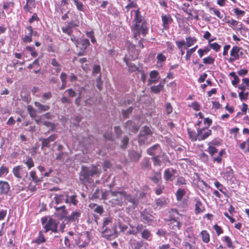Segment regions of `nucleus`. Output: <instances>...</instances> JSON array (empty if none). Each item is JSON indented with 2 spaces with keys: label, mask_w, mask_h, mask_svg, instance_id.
<instances>
[{
  "label": "nucleus",
  "mask_w": 249,
  "mask_h": 249,
  "mask_svg": "<svg viewBox=\"0 0 249 249\" xmlns=\"http://www.w3.org/2000/svg\"><path fill=\"white\" fill-rule=\"evenodd\" d=\"M201 235L202 237V241L206 243H207L210 241V235L206 230H203L201 232Z\"/></svg>",
  "instance_id": "obj_31"
},
{
  "label": "nucleus",
  "mask_w": 249,
  "mask_h": 249,
  "mask_svg": "<svg viewBox=\"0 0 249 249\" xmlns=\"http://www.w3.org/2000/svg\"><path fill=\"white\" fill-rule=\"evenodd\" d=\"M209 46L211 48H212L216 52H218L221 48V46L216 42L213 43H209Z\"/></svg>",
  "instance_id": "obj_55"
},
{
  "label": "nucleus",
  "mask_w": 249,
  "mask_h": 249,
  "mask_svg": "<svg viewBox=\"0 0 249 249\" xmlns=\"http://www.w3.org/2000/svg\"><path fill=\"white\" fill-rule=\"evenodd\" d=\"M30 175L31 178H32L33 181L35 183H38L42 181L41 179L36 176V173L35 171H32L30 172Z\"/></svg>",
  "instance_id": "obj_36"
},
{
  "label": "nucleus",
  "mask_w": 249,
  "mask_h": 249,
  "mask_svg": "<svg viewBox=\"0 0 249 249\" xmlns=\"http://www.w3.org/2000/svg\"><path fill=\"white\" fill-rule=\"evenodd\" d=\"M28 112L32 118H35L36 117V110L31 106L28 105L27 107Z\"/></svg>",
  "instance_id": "obj_29"
},
{
  "label": "nucleus",
  "mask_w": 249,
  "mask_h": 249,
  "mask_svg": "<svg viewBox=\"0 0 249 249\" xmlns=\"http://www.w3.org/2000/svg\"><path fill=\"white\" fill-rule=\"evenodd\" d=\"M141 134L149 136V135L151 134V131L149 127L147 126H144L142 127V130Z\"/></svg>",
  "instance_id": "obj_53"
},
{
  "label": "nucleus",
  "mask_w": 249,
  "mask_h": 249,
  "mask_svg": "<svg viewBox=\"0 0 249 249\" xmlns=\"http://www.w3.org/2000/svg\"><path fill=\"white\" fill-rule=\"evenodd\" d=\"M166 56L164 55L162 53H159L157 55V59L158 60L157 64H161L166 60Z\"/></svg>",
  "instance_id": "obj_47"
},
{
  "label": "nucleus",
  "mask_w": 249,
  "mask_h": 249,
  "mask_svg": "<svg viewBox=\"0 0 249 249\" xmlns=\"http://www.w3.org/2000/svg\"><path fill=\"white\" fill-rule=\"evenodd\" d=\"M129 244L132 249H140L142 247L143 243L142 241L131 239L129 241Z\"/></svg>",
  "instance_id": "obj_17"
},
{
  "label": "nucleus",
  "mask_w": 249,
  "mask_h": 249,
  "mask_svg": "<svg viewBox=\"0 0 249 249\" xmlns=\"http://www.w3.org/2000/svg\"><path fill=\"white\" fill-rule=\"evenodd\" d=\"M188 131L189 137L192 139V141H196L197 140H198V132L196 133V132L191 131L190 129H188Z\"/></svg>",
  "instance_id": "obj_38"
},
{
  "label": "nucleus",
  "mask_w": 249,
  "mask_h": 249,
  "mask_svg": "<svg viewBox=\"0 0 249 249\" xmlns=\"http://www.w3.org/2000/svg\"><path fill=\"white\" fill-rule=\"evenodd\" d=\"M54 208L56 212H57L59 215V218L60 219H63L66 216L68 212L67 210H66L65 206L63 205L59 207H55Z\"/></svg>",
  "instance_id": "obj_16"
},
{
  "label": "nucleus",
  "mask_w": 249,
  "mask_h": 249,
  "mask_svg": "<svg viewBox=\"0 0 249 249\" xmlns=\"http://www.w3.org/2000/svg\"><path fill=\"white\" fill-rule=\"evenodd\" d=\"M72 26L73 25L72 24L69 23V24L66 27H63L62 28L63 32L69 35H71L72 33V30H71V28H72Z\"/></svg>",
  "instance_id": "obj_34"
},
{
  "label": "nucleus",
  "mask_w": 249,
  "mask_h": 249,
  "mask_svg": "<svg viewBox=\"0 0 249 249\" xmlns=\"http://www.w3.org/2000/svg\"><path fill=\"white\" fill-rule=\"evenodd\" d=\"M230 75L233 77V80L231 81L232 84L236 87L237 84L239 82V78L237 75H236L234 72H231L230 73Z\"/></svg>",
  "instance_id": "obj_37"
},
{
  "label": "nucleus",
  "mask_w": 249,
  "mask_h": 249,
  "mask_svg": "<svg viewBox=\"0 0 249 249\" xmlns=\"http://www.w3.org/2000/svg\"><path fill=\"white\" fill-rule=\"evenodd\" d=\"M125 128L129 131L136 133L139 129V127L131 121H128L125 124Z\"/></svg>",
  "instance_id": "obj_18"
},
{
  "label": "nucleus",
  "mask_w": 249,
  "mask_h": 249,
  "mask_svg": "<svg viewBox=\"0 0 249 249\" xmlns=\"http://www.w3.org/2000/svg\"><path fill=\"white\" fill-rule=\"evenodd\" d=\"M101 172V169L99 165L93 166L91 167H82L79 179L83 182H89L90 177H98Z\"/></svg>",
  "instance_id": "obj_2"
},
{
  "label": "nucleus",
  "mask_w": 249,
  "mask_h": 249,
  "mask_svg": "<svg viewBox=\"0 0 249 249\" xmlns=\"http://www.w3.org/2000/svg\"><path fill=\"white\" fill-rule=\"evenodd\" d=\"M135 12V17L134 21L135 22L134 27L132 28V30L133 32L134 38L137 40L138 36L141 34H142L143 36H145L147 34L148 29L146 27V23L142 22V18L140 15V11L138 9Z\"/></svg>",
  "instance_id": "obj_1"
},
{
  "label": "nucleus",
  "mask_w": 249,
  "mask_h": 249,
  "mask_svg": "<svg viewBox=\"0 0 249 249\" xmlns=\"http://www.w3.org/2000/svg\"><path fill=\"white\" fill-rule=\"evenodd\" d=\"M115 229L112 227L111 229H107L106 228L105 230L103 231V236L107 239H111L115 237L116 235Z\"/></svg>",
  "instance_id": "obj_9"
},
{
  "label": "nucleus",
  "mask_w": 249,
  "mask_h": 249,
  "mask_svg": "<svg viewBox=\"0 0 249 249\" xmlns=\"http://www.w3.org/2000/svg\"><path fill=\"white\" fill-rule=\"evenodd\" d=\"M210 51V49L206 47L204 49H200L198 50L197 53L200 57H202L204 53H206Z\"/></svg>",
  "instance_id": "obj_51"
},
{
  "label": "nucleus",
  "mask_w": 249,
  "mask_h": 249,
  "mask_svg": "<svg viewBox=\"0 0 249 249\" xmlns=\"http://www.w3.org/2000/svg\"><path fill=\"white\" fill-rule=\"evenodd\" d=\"M197 48V45H196L194 47L189 49V50H188L187 51L186 54L185 56V59L186 60H188L190 59L192 54L196 51Z\"/></svg>",
  "instance_id": "obj_39"
},
{
  "label": "nucleus",
  "mask_w": 249,
  "mask_h": 249,
  "mask_svg": "<svg viewBox=\"0 0 249 249\" xmlns=\"http://www.w3.org/2000/svg\"><path fill=\"white\" fill-rule=\"evenodd\" d=\"M44 242H45V238L44 235L40 233L38 237L35 240V242L39 244Z\"/></svg>",
  "instance_id": "obj_56"
},
{
  "label": "nucleus",
  "mask_w": 249,
  "mask_h": 249,
  "mask_svg": "<svg viewBox=\"0 0 249 249\" xmlns=\"http://www.w3.org/2000/svg\"><path fill=\"white\" fill-rule=\"evenodd\" d=\"M28 167V169H30L34 166V163L33 160L31 158L28 159L27 160L25 163Z\"/></svg>",
  "instance_id": "obj_64"
},
{
  "label": "nucleus",
  "mask_w": 249,
  "mask_h": 249,
  "mask_svg": "<svg viewBox=\"0 0 249 249\" xmlns=\"http://www.w3.org/2000/svg\"><path fill=\"white\" fill-rule=\"evenodd\" d=\"M9 170L7 167L1 166L0 168V177L6 175L8 173Z\"/></svg>",
  "instance_id": "obj_48"
},
{
  "label": "nucleus",
  "mask_w": 249,
  "mask_h": 249,
  "mask_svg": "<svg viewBox=\"0 0 249 249\" xmlns=\"http://www.w3.org/2000/svg\"><path fill=\"white\" fill-rule=\"evenodd\" d=\"M150 166V163L148 159H145L142 162V169H148Z\"/></svg>",
  "instance_id": "obj_46"
},
{
  "label": "nucleus",
  "mask_w": 249,
  "mask_h": 249,
  "mask_svg": "<svg viewBox=\"0 0 249 249\" xmlns=\"http://www.w3.org/2000/svg\"><path fill=\"white\" fill-rule=\"evenodd\" d=\"M205 128H199L197 129L198 141H203L207 139L209 136L212 135V131L208 129L206 131L203 132L205 130Z\"/></svg>",
  "instance_id": "obj_7"
},
{
  "label": "nucleus",
  "mask_w": 249,
  "mask_h": 249,
  "mask_svg": "<svg viewBox=\"0 0 249 249\" xmlns=\"http://www.w3.org/2000/svg\"><path fill=\"white\" fill-rule=\"evenodd\" d=\"M129 157L131 160L134 161H138L141 157V154L134 151L129 153Z\"/></svg>",
  "instance_id": "obj_26"
},
{
  "label": "nucleus",
  "mask_w": 249,
  "mask_h": 249,
  "mask_svg": "<svg viewBox=\"0 0 249 249\" xmlns=\"http://www.w3.org/2000/svg\"><path fill=\"white\" fill-rule=\"evenodd\" d=\"M67 194V192H64L62 194L57 195L55 194L54 199L56 204H58L63 202H65L66 195Z\"/></svg>",
  "instance_id": "obj_19"
},
{
  "label": "nucleus",
  "mask_w": 249,
  "mask_h": 249,
  "mask_svg": "<svg viewBox=\"0 0 249 249\" xmlns=\"http://www.w3.org/2000/svg\"><path fill=\"white\" fill-rule=\"evenodd\" d=\"M160 87V86H158V85L152 86L150 88L151 91L154 93H158L161 90Z\"/></svg>",
  "instance_id": "obj_62"
},
{
  "label": "nucleus",
  "mask_w": 249,
  "mask_h": 249,
  "mask_svg": "<svg viewBox=\"0 0 249 249\" xmlns=\"http://www.w3.org/2000/svg\"><path fill=\"white\" fill-rule=\"evenodd\" d=\"M150 236V231L148 229H145L142 232V237L144 239L148 240Z\"/></svg>",
  "instance_id": "obj_44"
},
{
  "label": "nucleus",
  "mask_w": 249,
  "mask_h": 249,
  "mask_svg": "<svg viewBox=\"0 0 249 249\" xmlns=\"http://www.w3.org/2000/svg\"><path fill=\"white\" fill-rule=\"evenodd\" d=\"M22 169V167L20 165L17 166L13 168V173L14 175L18 178H21V177L20 174V171Z\"/></svg>",
  "instance_id": "obj_30"
},
{
  "label": "nucleus",
  "mask_w": 249,
  "mask_h": 249,
  "mask_svg": "<svg viewBox=\"0 0 249 249\" xmlns=\"http://www.w3.org/2000/svg\"><path fill=\"white\" fill-rule=\"evenodd\" d=\"M187 48L190 47L193 45L196 41L195 37H188L186 38Z\"/></svg>",
  "instance_id": "obj_33"
},
{
  "label": "nucleus",
  "mask_w": 249,
  "mask_h": 249,
  "mask_svg": "<svg viewBox=\"0 0 249 249\" xmlns=\"http://www.w3.org/2000/svg\"><path fill=\"white\" fill-rule=\"evenodd\" d=\"M128 69L130 71H135L138 70V68L133 63H129L128 66Z\"/></svg>",
  "instance_id": "obj_60"
},
{
  "label": "nucleus",
  "mask_w": 249,
  "mask_h": 249,
  "mask_svg": "<svg viewBox=\"0 0 249 249\" xmlns=\"http://www.w3.org/2000/svg\"><path fill=\"white\" fill-rule=\"evenodd\" d=\"M34 105L35 107L37 108L38 111L39 113L41 112L42 111H48L50 108L49 106L42 105L40 103L36 101L35 102Z\"/></svg>",
  "instance_id": "obj_20"
},
{
  "label": "nucleus",
  "mask_w": 249,
  "mask_h": 249,
  "mask_svg": "<svg viewBox=\"0 0 249 249\" xmlns=\"http://www.w3.org/2000/svg\"><path fill=\"white\" fill-rule=\"evenodd\" d=\"M162 156L164 157V155H162ZM161 157V156H154L152 158V160H153L154 165L160 166L161 161L160 160V158Z\"/></svg>",
  "instance_id": "obj_40"
},
{
  "label": "nucleus",
  "mask_w": 249,
  "mask_h": 249,
  "mask_svg": "<svg viewBox=\"0 0 249 249\" xmlns=\"http://www.w3.org/2000/svg\"><path fill=\"white\" fill-rule=\"evenodd\" d=\"M74 3L76 6L77 9L80 11H83L84 9V5L81 1H79L78 0H73Z\"/></svg>",
  "instance_id": "obj_43"
},
{
  "label": "nucleus",
  "mask_w": 249,
  "mask_h": 249,
  "mask_svg": "<svg viewBox=\"0 0 249 249\" xmlns=\"http://www.w3.org/2000/svg\"><path fill=\"white\" fill-rule=\"evenodd\" d=\"M76 197L77 196L75 195L69 196V193L67 192V194L66 195L65 203L72 204L74 206L77 205L78 201L76 199Z\"/></svg>",
  "instance_id": "obj_13"
},
{
  "label": "nucleus",
  "mask_w": 249,
  "mask_h": 249,
  "mask_svg": "<svg viewBox=\"0 0 249 249\" xmlns=\"http://www.w3.org/2000/svg\"><path fill=\"white\" fill-rule=\"evenodd\" d=\"M185 194V191L183 189H178L176 194L177 199L178 201L182 199L183 196Z\"/></svg>",
  "instance_id": "obj_32"
},
{
  "label": "nucleus",
  "mask_w": 249,
  "mask_h": 249,
  "mask_svg": "<svg viewBox=\"0 0 249 249\" xmlns=\"http://www.w3.org/2000/svg\"><path fill=\"white\" fill-rule=\"evenodd\" d=\"M81 212L79 211L73 212L71 214L67 217L68 221L71 222H78L79 218L81 216Z\"/></svg>",
  "instance_id": "obj_15"
},
{
  "label": "nucleus",
  "mask_w": 249,
  "mask_h": 249,
  "mask_svg": "<svg viewBox=\"0 0 249 249\" xmlns=\"http://www.w3.org/2000/svg\"><path fill=\"white\" fill-rule=\"evenodd\" d=\"M195 213L198 214L203 212L205 210V207L199 198H195Z\"/></svg>",
  "instance_id": "obj_11"
},
{
  "label": "nucleus",
  "mask_w": 249,
  "mask_h": 249,
  "mask_svg": "<svg viewBox=\"0 0 249 249\" xmlns=\"http://www.w3.org/2000/svg\"><path fill=\"white\" fill-rule=\"evenodd\" d=\"M209 153L213 156L217 152V149L214 146H209L208 149Z\"/></svg>",
  "instance_id": "obj_61"
},
{
  "label": "nucleus",
  "mask_w": 249,
  "mask_h": 249,
  "mask_svg": "<svg viewBox=\"0 0 249 249\" xmlns=\"http://www.w3.org/2000/svg\"><path fill=\"white\" fill-rule=\"evenodd\" d=\"M224 238V241L227 243V246L229 248H231L232 247V244L230 238L228 236H225Z\"/></svg>",
  "instance_id": "obj_59"
},
{
  "label": "nucleus",
  "mask_w": 249,
  "mask_h": 249,
  "mask_svg": "<svg viewBox=\"0 0 249 249\" xmlns=\"http://www.w3.org/2000/svg\"><path fill=\"white\" fill-rule=\"evenodd\" d=\"M150 179L152 180L155 183H157L160 179L161 178V174L159 172H156L154 175L150 178Z\"/></svg>",
  "instance_id": "obj_35"
},
{
  "label": "nucleus",
  "mask_w": 249,
  "mask_h": 249,
  "mask_svg": "<svg viewBox=\"0 0 249 249\" xmlns=\"http://www.w3.org/2000/svg\"><path fill=\"white\" fill-rule=\"evenodd\" d=\"M140 217L142 221L147 224H151L153 221V219L152 218V216L145 211H143L141 213Z\"/></svg>",
  "instance_id": "obj_10"
},
{
  "label": "nucleus",
  "mask_w": 249,
  "mask_h": 249,
  "mask_svg": "<svg viewBox=\"0 0 249 249\" xmlns=\"http://www.w3.org/2000/svg\"><path fill=\"white\" fill-rule=\"evenodd\" d=\"M184 247L185 249H198L195 243L191 244L187 242H185L184 243Z\"/></svg>",
  "instance_id": "obj_42"
},
{
  "label": "nucleus",
  "mask_w": 249,
  "mask_h": 249,
  "mask_svg": "<svg viewBox=\"0 0 249 249\" xmlns=\"http://www.w3.org/2000/svg\"><path fill=\"white\" fill-rule=\"evenodd\" d=\"M160 147V146L159 144H156L153 145L151 147L147 149V154L151 156L155 154L156 153H157V151Z\"/></svg>",
  "instance_id": "obj_27"
},
{
  "label": "nucleus",
  "mask_w": 249,
  "mask_h": 249,
  "mask_svg": "<svg viewBox=\"0 0 249 249\" xmlns=\"http://www.w3.org/2000/svg\"><path fill=\"white\" fill-rule=\"evenodd\" d=\"M129 139L126 136L124 137L121 142V147L123 149H125L128 143Z\"/></svg>",
  "instance_id": "obj_49"
},
{
  "label": "nucleus",
  "mask_w": 249,
  "mask_h": 249,
  "mask_svg": "<svg viewBox=\"0 0 249 249\" xmlns=\"http://www.w3.org/2000/svg\"><path fill=\"white\" fill-rule=\"evenodd\" d=\"M110 197H112L111 201L114 204L122 205L124 200L125 192L124 191H109Z\"/></svg>",
  "instance_id": "obj_3"
},
{
  "label": "nucleus",
  "mask_w": 249,
  "mask_h": 249,
  "mask_svg": "<svg viewBox=\"0 0 249 249\" xmlns=\"http://www.w3.org/2000/svg\"><path fill=\"white\" fill-rule=\"evenodd\" d=\"M52 95L51 92H50L44 93L43 94L42 97L40 101L42 103H45L46 102V101L47 100L50 99L52 97Z\"/></svg>",
  "instance_id": "obj_41"
},
{
  "label": "nucleus",
  "mask_w": 249,
  "mask_h": 249,
  "mask_svg": "<svg viewBox=\"0 0 249 249\" xmlns=\"http://www.w3.org/2000/svg\"><path fill=\"white\" fill-rule=\"evenodd\" d=\"M175 170L173 169H166L164 173V177L166 180H172V177L174 175Z\"/></svg>",
  "instance_id": "obj_21"
},
{
  "label": "nucleus",
  "mask_w": 249,
  "mask_h": 249,
  "mask_svg": "<svg viewBox=\"0 0 249 249\" xmlns=\"http://www.w3.org/2000/svg\"><path fill=\"white\" fill-rule=\"evenodd\" d=\"M240 50V48L237 46H233L230 51V55L231 57H233L234 59L237 60L239 59V52Z\"/></svg>",
  "instance_id": "obj_22"
},
{
  "label": "nucleus",
  "mask_w": 249,
  "mask_h": 249,
  "mask_svg": "<svg viewBox=\"0 0 249 249\" xmlns=\"http://www.w3.org/2000/svg\"><path fill=\"white\" fill-rule=\"evenodd\" d=\"M71 40L75 44L76 46L81 45L82 49H83L84 50H85L90 45L89 41L88 39H75L71 37Z\"/></svg>",
  "instance_id": "obj_6"
},
{
  "label": "nucleus",
  "mask_w": 249,
  "mask_h": 249,
  "mask_svg": "<svg viewBox=\"0 0 249 249\" xmlns=\"http://www.w3.org/2000/svg\"><path fill=\"white\" fill-rule=\"evenodd\" d=\"M39 20V18L37 17V14L36 13H34L31 18L29 20V22L31 24L35 21H38Z\"/></svg>",
  "instance_id": "obj_63"
},
{
  "label": "nucleus",
  "mask_w": 249,
  "mask_h": 249,
  "mask_svg": "<svg viewBox=\"0 0 249 249\" xmlns=\"http://www.w3.org/2000/svg\"><path fill=\"white\" fill-rule=\"evenodd\" d=\"M100 194L101 195L100 199H107L109 197V196H110L109 191H108V192H103L102 190H101Z\"/></svg>",
  "instance_id": "obj_52"
},
{
  "label": "nucleus",
  "mask_w": 249,
  "mask_h": 249,
  "mask_svg": "<svg viewBox=\"0 0 249 249\" xmlns=\"http://www.w3.org/2000/svg\"><path fill=\"white\" fill-rule=\"evenodd\" d=\"M214 186L224 195L226 196V193L223 191V185L218 181L214 182Z\"/></svg>",
  "instance_id": "obj_58"
},
{
  "label": "nucleus",
  "mask_w": 249,
  "mask_h": 249,
  "mask_svg": "<svg viewBox=\"0 0 249 249\" xmlns=\"http://www.w3.org/2000/svg\"><path fill=\"white\" fill-rule=\"evenodd\" d=\"M149 136H145L142 134H140L139 136L138 142L140 144H145L148 143V139Z\"/></svg>",
  "instance_id": "obj_28"
},
{
  "label": "nucleus",
  "mask_w": 249,
  "mask_h": 249,
  "mask_svg": "<svg viewBox=\"0 0 249 249\" xmlns=\"http://www.w3.org/2000/svg\"><path fill=\"white\" fill-rule=\"evenodd\" d=\"M27 30L29 31V33L25 35L23 39L24 42H30L32 40L31 33H33V29L31 26H29L27 27Z\"/></svg>",
  "instance_id": "obj_25"
},
{
  "label": "nucleus",
  "mask_w": 249,
  "mask_h": 249,
  "mask_svg": "<svg viewBox=\"0 0 249 249\" xmlns=\"http://www.w3.org/2000/svg\"><path fill=\"white\" fill-rule=\"evenodd\" d=\"M58 222L52 218H50L44 225L45 232L51 231L53 232H57Z\"/></svg>",
  "instance_id": "obj_4"
},
{
  "label": "nucleus",
  "mask_w": 249,
  "mask_h": 249,
  "mask_svg": "<svg viewBox=\"0 0 249 249\" xmlns=\"http://www.w3.org/2000/svg\"><path fill=\"white\" fill-rule=\"evenodd\" d=\"M133 111V107H129L126 110H122V114L124 118H127L128 117L129 114L131 113Z\"/></svg>",
  "instance_id": "obj_45"
},
{
  "label": "nucleus",
  "mask_w": 249,
  "mask_h": 249,
  "mask_svg": "<svg viewBox=\"0 0 249 249\" xmlns=\"http://www.w3.org/2000/svg\"><path fill=\"white\" fill-rule=\"evenodd\" d=\"M166 201L164 198H160L156 200V204L157 206L161 207L165 204Z\"/></svg>",
  "instance_id": "obj_50"
},
{
  "label": "nucleus",
  "mask_w": 249,
  "mask_h": 249,
  "mask_svg": "<svg viewBox=\"0 0 249 249\" xmlns=\"http://www.w3.org/2000/svg\"><path fill=\"white\" fill-rule=\"evenodd\" d=\"M161 20L163 29H169V25L172 23L173 19L170 15H162Z\"/></svg>",
  "instance_id": "obj_8"
},
{
  "label": "nucleus",
  "mask_w": 249,
  "mask_h": 249,
  "mask_svg": "<svg viewBox=\"0 0 249 249\" xmlns=\"http://www.w3.org/2000/svg\"><path fill=\"white\" fill-rule=\"evenodd\" d=\"M57 138L56 134H52L47 138H39V141L41 142V149H43L45 147L49 148L50 143L54 142Z\"/></svg>",
  "instance_id": "obj_5"
},
{
  "label": "nucleus",
  "mask_w": 249,
  "mask_h": 249,
  "mask_svg": "<svg viewBox=\"0 0 249 249\" xmlns=\"http://www.w3.org/2000/svg\"><path fill=\"white\" fill-rule=\"evenodd\" d=\"M10 190V185L6 181H0V194L7 195Z\"/></svg>",
  "instance_id": "obj_12"
},
{
  "label": "nucleus",
  "mask_w": 249,
  "mask_h": 249,
  "mask_svg": "<svg viewBox=\"0 0 249 249\" xmlns=\"http://www.w3.org/2000/svg\"><path fill=\"white\" fill-rule=\"evenodd\" d=\"M129 226L134 231L133 235H136L138 233L142 231L143 229V225L141 224H138L136 226L129 225Z\"/></svg>",
  "instance_id": "obj_24"
},
{
  "label": "nucleus",
  "mask_w": 249,
  "mask_h": 249,
  "mask_svg": "<svg viewBox=\"0 0 249 249\" xmlns=\"http://www.w3.org/2000/svg\"><path fill=\"white\" fill-rule=\"evenodd\" d=\"M169 224L170 228L173 230H176L177 228L179 229V222L175 218H170Z\"/></svg>",
  "instance_id": "obj_23"
},
{
  "label": "nucleus",
  "mask_w": 249,
  "mask_h": 249,
  "mask_svg": "<svg viewBox=\"0 0 249 249\" xmlns=\"http://www.w3.org/2000/svg\"><path fill=\"white\" fill-rule=\"evenodd\" d=\"M203 61L204 64H212L214 61V59L212 56H208L203 59Z\"/></svg>",
  "instance_id": "obj_54"
},
{
  "label": "nucleus",
  "mask_w": 249,
  "mask_h": 249,
  "mask_svg": "<svg viewBox=\"0 0 249 249\" xmlns=\"http://www.w3.org/2000/svg\"><path fill=\"white\" fill-rule=\"evenodd\" d=\"M96 86L100 90H101V89H102L103 82L101 80V74H100V75L97 79Z\"/></svg>",
  "instance_id": "obj_57"
},
{
  "label": "nucleus",
  "mask_w": 249,
  "mask_h": 249,
  "mask_svg": "<svg viewBox=\"0 0 249 249\" xmlns=\"http://www.w3.org/2000/svg\"><path fill=\"white\" fill-rule=\"evenodd\" d=\"M124 200H127L129 202L132 203V207L134 208H135L139 203V200L138 198L127 194L126 192L125 195L124 196Z\"/></svg>",
  "instance_id": "obj_14"
}]
</instances>
